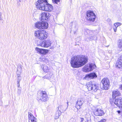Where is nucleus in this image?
<instances>
[{
  "label": "nucleus",
  "instance_id": "dca6fc26",
  "mask_svg": "<svg viewBox=\"0 0 122 122\" xmlns=\"http://www.w3.org/2000/svg\"><path fill=\"white\" fill-rule=\"evenodd\" d=\"M94 114L96 116H102L104 115L103 111L100 109H97L94 112Z\"/></svg>",
  "mask_w": 122,
  "mask_h": 122
},
{
  "label": "nucleus",
  "instance_id": "393cba45",
  "mask_svg": "<svg viewBox=\"0 0 122 122\" xmlns=\"http://www.w3.org/2000/svg\"><path fill=\"white\" fill-rule=\"evenodd\" d=\"M118 46L120 49L122 48V39H119L118 40Z\"/></svg>",
  "mask_w": 122,
  "mask_h": 122
},
{
  "label": "nucleus",
  "instance_id": "72a5a7b5",
  "mask_svg": "<svg viewBox=\"0 0 122 122\" xmlns=\"http://www.w3.org/2000/svg\"><path fill=\"white\" fill-rule=\"evenodd\" d=\"M2 14L1 12H0V20H2V18L1 17Z\"/></svg>",
  "mask_w": 122,
  "mask_h": 122
},
{
  "label": "nucleus",
  "instance_id": "9b49d317",
  "mask_svg": "<svg viewBox=\"0 0 122 122\" xmlns=\"http://www.w3.org/2000/svg\"><path fill=\"white\" fill-rule=\"evenodd\" d=\"M35 50L37 53L43 55H45L49 52V50H48L38 47L36 48Z\"/></svg>",
  "mask_w": 122,
  "mask_h": 122
},
{
  "label": "nucleus",
  "instance_id": "4be33fe9",
  "mask_svg": "<svg viewBox=\"0 0 122 122\" xmlns=\"http://www.w3.org/2000/svg\"><path fill=\"white\" fill-rule=\"evenodd\" d=\"M61 115V112L57 110L56 112L55 116L54 117L55 119H58L60 116Z\"/></svg>",
  "mask_w": 122,
  "mask_h": 122
},
{
  "label": "nucleus",
  "instance_id": "f704fd0d",
  "mask_svg": "<svg viewBox=\"0 0 122 122\" xmlns=\"http://www.w3.org/2000/svg\"><path fill=\"white\" fill-rule=\"evenodd\" d=\"M113 30H114V31L115 32H116L117 31V28H116V27H113Z\"/></svg>",
  "mask_w": 122,
  "mask_h": 122
},
{
  "label": "nucleus",
  "instance_id": "7c9ffc66",
  "mask_svg": "<svg viewBox=\"0 0 122 122\" xmlns=\"http://www.w3.org/2000/svg\"><path fill=\"white\" fill-rule=\"evenodd\" d=\"M60 0H52L53 3L57 4L58 2H60Z\"/></svg>",
  "mask_w": 122,
  "mask_h": 122
},
{
  "label": "nucleus",
  "instance_id": "aec40b11",
  "mask_svg": "<svg viewBox=\"0 0 122 122\" xmlns=\"http://www.w3.org/2000/svg\"><path fill=\"white\" fill-rule=\"evenodd\" d=\"M96 74L94 73H91L89 74L86 75V78H94L97 77Z\"/></svg>",
  "mask_w": 122,
  "mask_h": 122
},
{
  "label": "nucleus",
  "instance_id": "f8f14e48",
  "mask_svg": "<svg viewBox=\"0 0 122 122\" xmlns=\"http://www.w3.org/2000/svg\"><path fill=\"white\" fill-rule=\"evenodd\" d=\"M53 9V6L51 5L48 4L47 2V4H46L44 6V9L41 10H44L46 11H51Z\"/></svg>",
  "mask_w": 122,
  "mask_h": 122
},
{
  "label": "nucleus",
  "instance_id": "9d476101",
  "mask_svg": "<svg viewBox=\"0 0 122 122\" xmlns=\"http://www.w3.org/2000/svg\"><path fill=\"white\" fill-rule=\"evenodd\" d=\"M52 44V42L50 40H47L42 41L38 44V46L44 48H48Z\"/></svg>",
  "mask_w": 122,
  "mask_h": 122
},
{
  "label": "nucleus",
  "instance_id": "5701e85b",
  "mask_svg": "<svg viewBox=\"0 0 122 122\" xmlns=\"http://www.w3.org/2000/svg\"><path fill=\"white\" fill-rule=\"evenodd\" d=\"M17 86L18 87H20V82L21 80V77L20 76V75H19L17 74Z\"/></svg>",
  "mask_w": 122,
  "mask_h": 122
},
{
  "label": "nucleus",
  "instance_id": "58836bf2",
  "mask_svg": "<svg viewBox=\"0 0 122 122\" xmlns=\"http://www.w3.org/2000/svg\"><path fill=\"white\" fill-rule=\"evenodd\" d=\"M117 112L119 114H120V113H121V111H117Z\"/></svg>",
  "mask_w": 122,
  "mask_h": 122
},
{
  "label": "nucleus",
  "instance_id": "2f4dec72",
  "mask_svg": "<svg viewBox=\"0 0 122 122\" xmlns=\"http://www.w3.org/2000/svg\"><path fill=\"white\" fill-rule=\"evenodd\" d=\"M19 88V87H18ZM21 93V90L19 89V88H18V90L17 91V93L18 94H20Z\"/></svg>",
  "mask_w": 122,
  "mask_h": 122
},
{
  "label": "nucleus",
  "instance_id": "a878e982",
  "mask_svg": "<svg viewBox=\"0 0 122 122\" xmlns=\"http://www.w3.org/2000/svg\"><path fill=\"white\" fill-rule=\"evenodd\" d=\"M122 24L121 23L117 22L115 23L114 24V25L115 27L117 28L119 26H120Z\"/></svg>",
  "mask_w": 122,
  "mask_h": 122
},
{
  "label": "nucleus",
  "instance_id": "6ab92c4d",
  "mask_svg": "<svg viewBox=\"0 0 122 122\" xmlns=\"http://www.w3.org/2000/svg\"><path fill=\"white\" fill-rule=\"evenodd\" d=\"M121 94L119 91L117 90H114L112 92V97L115 98L116 97L120 96Z\"/></svg>",
  "mask_w": 122,
  "mask_h": 122
},
{
  "label": "nucleus",
  "instance_id": "ddd939ff",
  "mask_svg": "<svg viewBox=\"0 0 122 122\" xmlns=\"http://www.w3.org/2000/svg\"><path fill=\"white\" fill-rule=\"evenodd\" d=\"M49 13L48 12H43L41 14V20L45 21L48 19L49 17Z\"/></svg>",
  "mask_w": 122,
  "mask_h": 122
},
{
  "label": "nucleus",
  "instance_id": "39448f33",
  "mask_svg": "<svg viewBox=\"0 0 122 122\" xmlns=\"http://www.w3.org/2000/svg\"><path fill=\"white\" fill-rule=\"evenodd\" d=\"M47 0H38L36 4L37 8L40 10L44 9V6L47 4Z\"/></svg>",
  "mask_w": 122,
  "mask_h": 122
},
{
  "label": "nucleus",
  "instance_id": "cd10ccee",
  "mask_svg": "<svg viewBox=\"0 0 122 122\" xmlns=\"http://www.w3.org/2000/svg\"><path fill=\"white\" fill-rule=\"evenodd\" d=\"M87 115H86V121H85V122H90L91 121V118L90 117H87Z\"/></svg>",
  "mask_w": 122,
  "mask_h": 122
},
{
  "label": "nucleus",
  "instance_id": "423d86ee",
  "mask_svg": "<svg viewBox=\"0 0 122 122\" xmlns=\"http://www.w3.org/2000/svg\"><path fill=\"white\" fill-rule=\"evenodd\" d=\"M86 15L87 20L92 22L94 21L96 18L95 15L92 11H88L86 13Z\"/></svg>",
  "mask_w": 122,
  "mask_h": 122
},
{
  "label": "nucleus",
  "instance_id": "4c0bfd02",
  "mask_svg": "<svg viewBox=\"0 0 122 122\" xmlns=\"http://www.w3.org/2000/svg\"><path fill=\"white\" fill-rule=\"evenodd\" d=\"M67 107L66 108V109L67 108V107H68V106H69V104H68V102L67 103Z\"/></svg>",
  "mask_w": 122,
  "mask_h": 122
},
{
  "label": "nucleus",
  "instance_id": "0eeeda50",
  "mask_svg": "<svg viewBox=\"0 0 122 122\" xmlns=\"http://www.w3.org/2000/svg\"><path fill=\"white\" fill-rule=\"evenodd\" d=\"M96 66L93 64H87L82 68V71L85 72H89L92 71Z\"/></svg>",
  "mask_w": 122,
  "mask_h": 122
},
{
  "label": "nucleus",
  "instance_id": "2eb2a0df",
  "mask_svg": "<svg viewBox=\"0 0 122 122\" xmlns=\"http://www.w3.org/2000/svg\"><path fill=\"white\" fill-rule=\"evenodd\" d=\"M28 117L29 122H37V120L36 118L34 117L30 113H29Z\"/></svg>",
  "mask_w": 122,
  "mask_h": 122
},
{
  "label": "nucleus",
  "instance_id": "473e14b6",
  "mask_svg": "<svg viewBox=\"0 0 122 122\" xmlns=\"http://www.w3.org/2000/svg\"><path fill=\"white\" fill-rule=\"evenodd\" d=\"M80 122H84V118H80Z\"/></svg>",
  "mask_w": 122,
  "mask_h": 122
},
{
  "label": "nucleus",
  "instance_id": "c756f323",
  "mask_svg": "<svg viewBox=\"0 0 122 122\" xmlns=\"http://www.w3.org/2000/svg\"><path fill=\"white\" fill-rule=\"evenodd\" d=\"M113 98L110 99V100L111 103L112 104H113V103L114 104V102L115 101V99Z\"/></svg>",
  "mask_w": 122,
  "mask_h": 122
},
{
  "label": "nucleus",
  "instance_id": "412c9836",
  "mask_svg": "<svg viewBox=\"0 0 122 122\" xmlns=\"http://www.w3.org/2000/svg\"><path fill=\"white\" fill-rule=\"evenodd\" d=\"M41 68L44 71L46 72H47L50 71V69L48 66L46 65H43L41 66Z\"/></svg>",
  "mask_w": 122,
  "mask_h": 122
},
{
  "label": "nucleus",
  "instance_id": "20e7f679",
  "mask_svg": "<svg viewBox=\"0 0 122 122\" xmlns=\"http://www.w3.org/2000/svg\"><path fill=\"white\" fill-rule=\"evenodd\" d=\"M102 85L101 86V89L103 90H107L109 89L110 82L109 80L107 78L103 79L101 81Z\"/></svg>",
  "mask_w": 122,
  "mask_h": 122
},
{
  "label": "nucleus",
  "instance_id": "f03ea898",
  "mask_svg": "<svg viewBox=\"0 0 122 122\" xmlns=\"http://www.w3.org/2000/svg\"><path fill=\"white\" fill-rule=\"evenodd\" d=\"M34 35L36 38L40 40L45 39L48 36L47 33L45 31L40 30L35 31Z\"/></svg>",
  "mask_w": 122,
  "mask_h": 122
},
{
  "label": "nucleus",
  "instance_id": "f257e3e1",
  "mask_svg": "<svg viewBox=\"0 0 122 122\" xmlns=\"http://www.w3.org/2000/svg\"><path fill=\"white\" fill-rule=\"evenodd\" d=\"M87 61V58L86 56H75L71 58L70 63L72 67L78 68L84 66Z\"/></svg>",
  "mask_w": 122,
  "mask_h": 122
},
{
  "label": "nucleus",
  "instance_id": "a211bd4d",
  "mask_svg": "<svg viewBox=\"0 0 122 122\" xmlns=\"http://www.w3.org/2000/svg\"><path fill=\"white\" fill-rule=\"evenodd\" d=\"M83 103L82 100L80 99L78 100L76 103V107L78 109H80Z\"/></svg>",
  "mask_w": 122,
  "mask_h": 122
},
{
  "label": "nucleus",
  "instance_id": "f3484780",
  "mask_svg": "<svg viewBox=\"0 0 122 122\" xmlns=\"http://www.w3.org/2000/svg\"><path fill=\"white\" fill-rule=\"evenodd\" d=\"M115 66L119 68H122V56H120L119 60L117 61Z\"/></svg>",
  "mask_w": 122,
  "mask_h": 122
},
{
  "label": "nucleus",
  "instance_id": "c9c22d12",
  "mask_svg": "<svg viewBox=\"0 0 122 122\" xmlns=\"http://www.w3.org/2000/svg\"><path fill=\"white\" fill-rule=\"evenodd\" d=\"M107 21L108 22H110L111 21V20L109 18L107 19Z\"/></svg>",
  "mask_w": 122,
  "mask_h": 122
},
{
  "label": "nucleus",
  "instance_id": "b1692460",
  "mask_svg": "<svg viewBox=\"0 0 122 122\" xmlns=\"http://www.w3.org/2000/svg\"><path fill=\"white\" fill-rule=\"evenodd\" d=\"M57 110H58V111H59L61 112V111H65L66 110H64V106L62 105H61L57 107Z\"/></svg>",
  "mask_w": 122,
  "mask_h": 122
},
{
  "label": "nucleus",
  "instance_id": "c85d7f7f",
  "mask_svg": "<svg viewBox=\"0 0 122 122\" xmlns=\"http://www.w3.org/2000/svg\"><path fill=\"white\" fill-rule=\"evenodd\" d=\"M22 68L21 66H19L17 68V71H19L20 73L22 71Z\"/></svg>",
  "mask_w": 122,
  "mask_h": 122
},
{
  "label": "nucleus",
  "instance_id": "bb28decb",
  "mask_svg": "<svg viewBox=\"0 0 122 122\" xmlns=\"http://www.w3.org/2000/svg\"><path fill=\"white\" fill-rule=\"evenodd\" d=\"M51 76H50L49 74H46L45 76L43 77V78L44 79H50Z\"/></svg>",
  "mask_w": 122,
  "mask_h": 122
},
{
  "label": "nucleus",
  "instance_id": "4468645a",
  "mask_svg": "<svg viewBox=\"0 0 122 122\" xmlns=\"http://www.w3.org/2000/svg\"><path fill=\"white\" fill-rule=\"evenodd\" d=\"M114 103L118 107L122 108V98H120L116 99Z\"/></svg>",
  "mask_w": 122,
  "mask_h": 122
},
{
  "label": "nucleus",
  "instance_id": "1a4fd4ad",
  "mask_svg": "<svg viewBox=\"0 0 122 122\" xmlns=\"http://www.w3.org/2000/svg\"><path fill=\"white\" fill-rule=\"evenodd\" d=\"M38 95V98L42 101L45 102L47 100L48 96L45 92H41Z\"/></svg>",
  "mask_w": 122,
  "mask_h": 122
},
{
  "label": "nucleus",
  "instance_id": "7ed1b4c3",
  "mask_svg": "<svg viewBox=\"0 0 122 122\" xmlns=\"http://www.w3.org/2000/svg\"><path fill=\"white\" fill-rule=\"evenodd\" d=\"M35 27L40 29H46L48 27V24L46 22H37L35 24Z\"/></svg>",
  "mask_w": 122,
  "mask_h": 122
},
{
  "label": "nucleus",
  "instance_id": "6e6552de",
  "mask_svg": "<svg viewBox=\"0 0 122 122\" xmlns=\"http://www.w3.org/2000/svg\"><path fill=\"white\" fill-rule=\"evenodd\" d=\"M86 86L89 91L93 90L94 92H96L98 89V88L96 84H94L91 82L87 83L86 84Z\"/></svg>",
  "mask_w": 122,
  "mask_h": 122
},
{
  "label": "nucleus",
  "instance_id": "e433bc0d",
  "mask_svg": "<svg viewBox=\"0 0 122 122\" xmlns=\"http://www.w3.org/2000/svg\"><path fill=\"white\" fill-rule=\"evenodd\" d=\"M119 88L121 90H122V85H121L119 86Z\"/></svg>",
  "mask_w": 122,
  "mask_h": 122
}]
</instances>
